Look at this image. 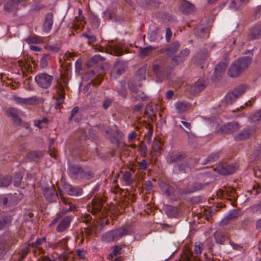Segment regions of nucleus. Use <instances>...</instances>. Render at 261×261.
Masks as SVG:
<instances>
[{"label": "nucleus", "mask_w": 261, "mask_h": 261, "mask_svg": "<svg viewBox=\"0 0 261 261\" xmlns=\"http://www.w3.org/2000/svg\"><path fill=\"white\" fill-rule=\"evenodd\" d=\"M46 48L54 53H57L60 50L61 46L57 43L53 44H47L46 45Z\"/></svg>", "instance_id": "79ce46f5"}, {"label": "nucleus", "mask_w": 261, "mask_h": 261, "mask_svg": "<svg viewBox=\"0 0 261 261\" xmlns=\"http://www.w3.org/2000/svg\"><path fill=\"white\" fill-rule=\"evenodd\" d=\"M146 65H143L138 69L135 73V79L138 81L145 79Z\"/></svg>", "instance_id": "bb28decb"}, {"label": "nucleus", "mask_w": 261, "mask_h": 261, "mask_svg": "<svg viewBox=\"0 0 261 261\" xmlns=\"http://www.w3.org/2000/svg\"><path fill=\"white\" fill-rule=\"evenodd\" d=\"M115 127H116L115 134L114 136H111L110 140L112 143H117L118 144L124 135L116 125H115Z\"/></svg>", "instance_id": "7c9ffc66"}, {"label": "nucleus", "mask_w": 261, "mask_h": 261, "mask_svg": "<svg viewBox=\"0 0 261 261\" xmlns=\"http://www.w3.org/2000/svg\"><path fill=\"white\" fill-rule=\"evenodd\" d=\"M207 185L208 183L201 184L200 182H195L192 185H189L185 188H180L179 190V192L180 194H190L202 190Z\"/></svg>", "instance_id": "9d476101"}, {"label": "nucleus", "mask_w": 261, "mask_h": 261, "mask_svg": "<svg viewBox=\"0 0 261 261\" xmlns=\"http://www.w3.org/2000/svg\"><path fill=\"white\" fill-rule=\"evenodd\" d=\"M248 2V0H231L229 7L236 10L246 5Z\"/></svg>", "instance_id": "cd10ccee"}, {"label": "nucleus", "mask_w": 261, "mask_h": 261, "mask_svg": "<svg viewBox=\"0 0 261 261\" xmlns=\"http://www.w3.org/2000/svg\"><path fill=\"white\" fill-rule=\"evenodd\" d=\"M83 190L80 188L73 187L70 192H68V195L71 196H79L82 194Z\"/></svg>", "instance_id": "603ef678"}, {"label": "nucleus", "mask_w": 261, "mask_h": 261, "mask_svg": "<svg viewBox=\"0 0 261 261\" xmlns=\"http://www.w3.org/2000/svg\"><path fill=\"white\" fill-rule=\"evenodd\" d=\"M202 244L200 242H196L194 245V252L196 254H200L202 250Z\"/></svg>", "instance_id": "4d7b16f0"}, {"label": "nucleus", "mask_w": 261, "mask_h": 261, "mask_svg": "<svg viewBox=\"0 0 261 261\" xmlns=\"http://www.w3.org/2000/svg\"><path fill=\"white\" fill-rule=\"evenodd\" d=\"M140 152L142 155L145 156L147 151V147L146 145L142 143L140 145Z\"/></svg>", "instance_id": "0e129e2a"}, {"label": "nucleus", "mask_w": 261, "mask_h": 261, "mask_svg": "<svg viewBox=\"0 0 261 261\" xmlns=\"http://www.w3.org/2000/svg\"><path fill=\"white\" fill-rule=\"evenodd\" d=\"M179 9L184 14H190L194 11L195 6L187 1H183L179 5Z\"/></svg>", "instance_id": "f8f14e48"}, {"label": "nucleus", "mask_w": 261, "mask_h": 261, "mask_svg": "<svg viewBox=\"0 0 261 261\" xmlns=\"http://www.w3.org/2000/svg\"><path fill=\"white\" fill-rule=\"evenodd\" d=\"M112 51L113 53V55L117 56H120L123 55V49L118 45L113 46Z\"/></svg>", "instance_id": "8fccbe9b"}, {"label": "nucleus", "mask_w": 261, "mask_h": 261, "mask_svg": "<svg viewBox=\"0 0 261 261\" xmlns=\"http://www.w3.org/2000/svg\"><path fill=\"white\" fill-rule=\"evenodd\" d=\"M13 99L17 104L27 105V98H21L19 96H14L13 97Z\"/></svg>", "instance_id": "6e6d98bb"}, {"label": "nucleus", "mask_w": 261, "mask_h": 261, "mask_svg": "<svg viewBox=\"0 0 261 261\" xmlns=\"http://www.w3.org/2000/svg\"><path fill=\"white\" fill-rule=\"evenodd\" d=\"M82 219V221L86 224L91 225L93 222H91L92 217L89 214H85Z\"/></svg>", "instance_id": "13d9d810"}, {"label": "nucleus", "mask_w": 261, "mask_h": 261, "mask_svg": "<svg viewBox=\"0 0 261 261\" xmlns=\"http://www.w3.org/2000/svg\"><path fill=\"white\" fill-rule=\"evenodd\" d=\"M95 227V224L93 223L91 225H89L87 227L85 228V233L87 237H89L93 232V229Z\"/></svg>", "instance_id": "5fc2aeb1"}, {"label": "nucleus", "mask_w": 261, "mask_h": 261, "mask_svg": "<svg viewBox=\"0 0 261 261\" xmlns=\"http://www.w3.org/2000/svg\"><path fill=\"white\" fill-rule=\"evenodd\" d=\"M191 104L184 101H178L175 104V108L178 114H182L191 108Z\"/></svg>", "instance_id": "f3484780"}, {"label": "nucleus", "mask_w": 261, "mask_h": 261, "mask_svg": "<svg viewBox=\"0 0 261 261\" xmlns=\"http://www.w3.org/2000/svg\"><path fill=\"white\" fill-rule=\"evenodd\" d=\"M205 87V85L203 82L198 80L191 87L190 92L192 94H196L203 90Z\"/></svg>", "instance_id": "aec40b11"}, {"label": "nucleus", "mask_w": 261, "mask_h": 261, "mask_svg": "<svg viewBox=\"0 0 261 261\" xmlns=\"http://www.w3.org/2000/svg\"><path fill=\"white\" fill-rule=\"evenodd\" d=\"M73 219L72 216H68L65 217L57 226L56 230L58 232L64 231L69 225Z\"/></svg>", "instance_id": "a211bd4d"}, {"label": "nucleus", "mask_w": 261, "mask_h": 261, "mask_svg": "<svg viewBox=\"0 0 261 261\" xmlns=\"http://www.w3.org/2000/svg\"><path fill=\"white\" fill-rule=\"evenodd\" d=\"M72 210V206L71 205H70L69 207L67 210H63L61 212V213L60 215H59L58 216H57L51 223L50 225H54L55 223H56L62 217V215L66 213L69 212L71 211Z\"/></svg>", "instance_id": "3c124183"}, {"label": "nucleus", "mask_w": 261, "mask_h": 261, "mask_svg": "<svg viewBox=\"0 0 261 261\" xmlns=\"http://www.w3.org/2000/svg\"><path fill=\"white\" fill-rule=\"evenodd\" d=\"M113 131V130L111 128H109V127H106L104 130H103V133H104V135L105 136L110 139L111 138V137L112 136V132Z\"/></svg>", "instance_id": "69168bd1"}, {"label": "nucleus", "mask_w": 261, "mask_h": 261, "mask_svg": "<svg viewBox=\"0 0 261 261\" xmlns=\"http://www.w3.org/2000/svg\"><path fill=\"white\" fill-rule=\"evenodd\" d=\"M105 60V58L99 55L94 56L89 61L87 64L90 66H92L95 64L98 63L100 61H103Z\"/></svg>", "instance_id": "e433bc0d"}, {"label": "nucleus", "mask_w": 261, "mask_h": 261, "mask_svg": "<svg viewBox=\"0 0 261 261\" xmlns=\"http://www.w3.org/2000/svg\"><path fill=\"white\" fill-rule=\"evenodd\" d=\"M180 43L178 41L172 42L168 47L162 49L161 52L165 53L168 57H171L173 55L180 47Z\"/></svg>", "instance_id": "2eb2a0df"}, {"label": "nucleus", "mask_w": 261, "mask_h": 261, "mask_svg": "<svg viewBox=\"0 0 261 261\" xmlns=\"http://www.w3.org/2000/svg\"><path fill=\"white\" fill-rule=\"evenodd\" d=\"M174 212L175 209L173 206L170 205H168L166 206V212L168 216H172Z\"/></svg>", "instance_id": "338daca9"}, {"label": "nucleus", "mask_w": 261, "mask_h": 261, "mask_svg": "<svg viewBox=\"0 0 261 261\" xmlns=\"http://www.w3.org/2000/svg\"><path fill=\"white\" fill-rule=\"evenodd\" d=\"M240 127L239 123L237 122H231L223 125L221 127L222 132L225 134H231L236 132Z\"/></svg>", "instance_id": "ddd939ff"}, {"label": "nucleus", "mask_w": 261, "mask_h": 261, "mask_svg": "<svg viewBox=\"0 0 261 261\" xmlns=\"http://www.w3.org/2000/svg\"><path fill=\"white\" fill-rule=\"evenodd\" d=\"M237 167L234 165H225L215 169L222 175H229L233 173L237 170Z\"/></svg>", "instance_id": "9b49d317"}, {"label": "nucleus", "mask_w": 261, "mask_h": 261, "mask_svg": "<svg viewBox=\"0 0 261 261\" xmlns=\"http://www.w3.org/2000/svg\"><path fill=\"white\" fill-rule=\"evenodd\" d=\"M92 207L91 210V213L93 215H95L99 212L102 207V204L100 202L96 203L95 202H92Z\"/></svg>", "instance_id": "a19ab883"}, {"label": "nucleus", "mask_w": 261, "mask_h": 261, "mask_svg": "<svg viewBox=\"0 0 261 261\" xmlns=\"http://www.w3.org/2000/svg\"><path fill=\"white\" fill-rule=\"evenodd\" d=\"M112 101L110 98H106L103 103L102 107L104 109H107L112 104Z\"/></svg>", "instance_id": "774afa93"}, {"label": "nucleus", "mask_w": 261, "mask_h": 261, "mask_svg": "<svg viewBox=\"0 0 261 261\" xmlns=\"http://www.w3.org/2000/svg\"><path fill=\"white\" fill-rule=\"evenodd\" d=\"M233 91L228 93L225 96V101L228 104H231L233 102L235 101L238 97L236 96Z\"/></svg>", "instance_id": "37998d69"}, {"label": "nucleus", "mask_w": 261, "mask_h": 261, "mask_svg": "<svg viewBox=\"0 0 261 261\" xmlns=\"http://www.w3.org/2000/svg\"><path fill=\"white\" fill-rule=\"evenodd\" d=\"M54 77L46 73H39L35 77V81L40 87L43 89L48 88L52 83Z\"/></svg>", "instance_id": "423d86ee"}, {"label": "nucleus", "mask_w": 261, "mask_h": 261, "mask_svg": "<svg viewBox=\"0 0 261 261\" xmlns=\"http://www.w3.org/2000/svg\"><path fill=\"white\" fill-rule=\"evenodd\" d=\"M125 245H115L113 246V250L112 253L110 254L109 255L113 257L114 256H116L121 254V250L123 247H125Z\"/></svg>", "instance_id": "a18cd8bd"}, {"label": "nucleus", "mask_w": 261, "mask_h": 261, "mask_svg": "<svg viewBox=\"0 0 261 261\" xmlns=\"http://www.w3.org/2000/svg\"><path fill=\"white\" fill-rule=\"evenodd\" d=\"M131 99L132 100L134 101H136L138 100L144 101L148 99V97L143 92L139 91L136 96L132 95Z\"/></svg>", "instance_id": "c9c22d12"}, {"label": "nucleus", "mask_w": 261, "mask_h": 261, "mask_svg": "<svg viewBox=\"0 0 261 261\" xmlns=\"http://www.w3.org/2000/svg\"><path fill=\"white\" fill-rule=\"evenodd\" d=\"M41 101V99L36 96L27 98V105H36L40 103Z\"/></svg>", "instance_id": "58836bf2"}, {"label": "nucleus", "mask_w": 261, "mask_h": 261, "mask_svg": "<svg viewBox=\"0 0 261 261\" xmlns=\"http://www.w3.org/2000/svg\"><path fill=\"white\" fill-rule=\"evenodd\" d=\"M54 15L52 13H48L46 14L45 19L43 23V31L48 33L52 29L53 24Z\"/></svg>", "instance_id": "4468645a"}, {"label": "nucleus", "mask_w": 261, "mask_h": 261, "mask_svg": "<svg viewBox=\"0 0 261 261\" xmlns=\"http://www.w3.org/2000/svg\"><path fill=\"white\" fill-rule=\"evenodd\" d=\"M253 131L250 129L243 130L241 133L235 136L234 139L237 141L245 140L250 137Z\"/></svg>", "instance_id": "c756f323"}, {"label": "nucleus", "mask_w": 261, "mask_h": 261, "mask_svg": "<svg viewBox=\"0 0 261 261\" xmlns=\"http://www.w3.org/2000/svg\"><path fill=\"white\" fill-rule=\"evenodd\" d=\"M228 64V62H221L216 66L215 73L216 74V77H218L221 73L224 72L227 67Z\"/></svg>", "instance_id": "393cba45"}, {"label": "nucleus", "mask_w": 261, "mask_h": 261, "mask_svg": "<svg viewBox=\"0 0 261 261\" xmlns=\"http://www.w3.org/2000/svg\"><path fill=\"white\" fill-rule=\"evenodd\" d=\"M25 41L28 43H40L42 42V39L36 35H33L27 37Z\"/></svg>", "instance_id": "4c0bfd02"}, {"label": "nucleus", "mask_w": 261, "mask_h": 261, "mask_svg": "<svg viewBox=\"0 0 261 261\" xmlns=\"http://www.w3.org/2000/svg\"><path fill=\"white\" fill-rule=\"evenodd\" d=\"M213 236L216 242L219 244H223L226 240L228 239L225 232L221 230H217L214 234Z\"/></svg>", "instance_id": "412c9836"}, {"label": "nucleus", "mask_w": 261, "mask_h": 261, "mask_svg": "<svg viewBox=\"0 0 261 261\" xmlns=\"http://www.w3.org/2000/svg\"><path fill=\"white\" fill-rule=\"evenodd\" d=\"M127 67V64L125 62L118 59L112 69L111 72V77L116 79L118 76H119L124 72Z\"/></svg>", "instance_id": "0eeeda50"}, {"label": "nucleus", "mask_w": 261, "mask_h": 261, "mask_svg": "<svg viewBox=\"0 0 261 261\" xmlns=\"http://www.w3.org/2000/svg\"><path fill=\"white\" fill-rule=\"evenodd\" d=\"M55 88L57 91L56 95L54 96V98L56 100L55 108L56 109H61L65 98L64 87L61 82H58L55 86Z\"/></svg>", "instance_id": "39448f33"}, {"label": "nucleus", "mask_w": 261, "mask_h": 261, "mask_svg": "<svg viewBox=\"0 0 261 261\" xmlns=\"http://www.w3.org/2000/svg\"><path fill=\"white\" fill-rule=\"evenodd\" d=\"M252 62V59L249 57H243L238 59L230 66L227 74L231 77H237L245 70Z\"/></svg>", "instance_id": "f03ea898"}, {"label": "nucleus", "mask_w": 261, "mask_h": 261, "mask_svg": "<svg viewBox=\"0 0 261 261\" xmlns=\"http://www.w3.org/2000/svg\"><path fill=\"white\" fill-rule=\"evenodd\" d=\"M28 249H27V248L23 249L22 250H21L20 255V256L18 257V260L19 261H21L22 259H23L25 257V256L28 254Z\"/></svg>", "instance_id": "e2e57ef3"}, {"label": "nucleus", "mask_w": 261, "mask_h": 261, "mask_svg": "<svg viewBox=\"0 0 261 261\" xmlns=\"http://www.w3.org/2000/svg\"><path fill=\"white\" fill-rule=\"evenodd\" d=\"M153 49V48L151 46H148L140 50V56L141 58H143L147 56L150 52Z\"/></svg>", "instance_id": "ea45409f"}, {"label": "nucleus", "mask_w": 261, "mask_h": 261, "mask_svg": "<svg viewBox=\"0 0 261 261\" xmlns=\"http://www.w3.org/2000/svg\"><path fill=\"white\" fill-rule=\"evenodd\" d=\"M50 58L49 54L44 56L40 60V65L42 68L46 67L48 65V60Z\"/></svg>", "instance_id": "09e8293b"}, {"label": "nucleus", "mask_w": 261, "mask_h": 261, "mask_svg": "<svg viewBox=\"0 0 261 261\" xmlns=\"http://www.w3.org/2000/svg\"><path fill=\"white\" fill-rule=\"evenodd\" d=\"M123 179L126 185L131 186L134 183V179L132 178V174L129 171H126L123 174Z\"/></svg>", "instance_id": "473e14b6"}, {"label": "nucleus", "mask_w": 261, "mask_h": 261, "mask_svg": "<svg viewBox=\"0 0 261 261\" xmlns=\"http://www.w3.org/2000/svg\"><path fill=\"white\" fill-rule=\"evenodd\" d=\"M68 174L73 179H89L94 176V174L92 171L85 170L82 167L76 165L69 166L68 168Z\"/></svg>", "instance_id": "20e7f679"}, {"label": "nucleus", "mask_w": 261, "mask_h": 261, "mask_svg": "<svg viewBox=\"0 0 261 261\" xmlns=\"http://www.w3.org/2000/svg\"><path fill=\"white\" fill-rule=\"evenodd\" d=\"M43 152L42 151L34 150L28 153L27 158L30 161H37L43 156Z\"/></svg>", "instance_id": "5701e85b"}, {"label": "nucleus", "mask_w": 261, "mask_h": 261, "mask_svg": "<svg viewBox=\"0 0 261 261\" xmlns=\"http://www.w3.org/2000/svg\"><path fill=\"white\" fill-rule=\"evenodd\" d=\"M239 213L238 211L236 210H233L231 211H230L228 214V215L225 217V218L221 221V224L223 225H225L230 221L235 219L236 218H237L239 217Z\"/></svg>", "instance_id": "4be33fe9"}, {"label": "nucleus", "mask_w": 261, "mask_h": 261, "mask_svg": "<svg viewBox=\"0 0 261 261\" xmlns=\"http://www.w3.org/2000/svg\"><path fill=\"white\" fill-rule=\"evenodd\" d=\"M45 238H41L39 239H37L36 241L32 243L31 246L34 248H36L37 249L41 250V248L39 247V246L44 242H45Z\"/></svg>", "instance_id": "864d4df0"}, {"label": "nucleus", "mask_w": 261, "mask_h": 261, "mask_svg": "<svg viewBox=\"0 0 261 261\" xmlns=\"http://www.w3.org/2000/svg\"><path fill=\"white\" fill-rule=\"evenodd\" d=\"M11 182V177L9 175L0 176V187H7Z\"/></svg>", "instance_id": "72a5a7b5"}, {"label": "nucleus", "mask_w": 261, "mask_h": 261, "mask_svg": "<svg viewBox=\"0 0 261 261\" xmlns=\"http://www.w3.org/2000/svg\"><path fill=\"white\" fill-rule=\"evenodd\" d=\"M165 64L163 61L157 60L153 64V71L156 74L163 71Z\"/></svg>", "instance_id": "a878e982"}, {"label": "nucleus", "mask_w": 261, "mask_h": 261, "mask_svg": "<svg viewBox=\"0 0 261 261\" xmlns=\"http://www.w3.org/2000/svg\"><path fill=\"white\" fill-rule=\"evenodd\" d=\"M83 36L88 39V43L90 44L92 43L95 42L96 41L95 36L92 35H89L86 33L83 34Z\"/></svg>", "instance_id": "bf43d9fd"}, {"label": "nucleus", "mask_w": 261, "mask_h": 261, "mask_svg": "<svg viewBox=\"0 0 261 261\" xmlns=\"http://www.w3.org/2000/svg\"><path fill=\"white\" fill-rule=\"evenodd\" d=\"M261 37V25H255L251 28L248 35L249 40H254Z\"/></svg>", "instance_id": "6ab92c4d"}, {"label": "nucleus", "mask_w": 261, "mask_h": 261, "mask_svg": "<svg viewBox=\"0 0 261 261\" xmlns=\"http://www.w3.org/2000/svg\"><path fill=\"white\" fill-rule=\"evenodd\" d=\"M132 231L130 225H125L107 231L101 236V240L106 242L117 241L123 237L130 234Z\"/></svg>", "instance_id": "7ed1b4c3"}, {"label": "nucleus", "mask_w": 261, "mask_h": 261, "mask_svg": "<svg viewBox=\"0 0 261 261\" xmlns=\"http://www.w3.org/2000/svg\"><path fill=\"white\" fill-rule=\"evenodd\" d=\"M77 256L80 259H84L86 254V251L84 249H79L76 251Z\"/></svg>", "instance_id": "680f3d73"}, {"label": "nucleus", "mask_w": 261, "mask_h": 261, "mask_svg": "<svg viewBox=\"0 0 261 261\" xmlns=\"http://www.w3.org/2000/svg\"><path fill=\"white\" fill-rule=\"evenodd\" d=\"M190 51L188 48L181 50L180 53L173 57L171 60V64L172 66H176L183 63L188 57Z\"/></svg>", "instance_id": "1a4fd4ad"}, {"label": "nucleus", "mask_w": 261, "mask_h": 261, "mask_svg": "<svg viewBox=\"0 0 261 261\" xmlns=\"http://www.w3.org/2000/svg\"><path fill=\"white\" fill-rule=\"evenodd\" d=\"M195 35L200 38L208 37V29L206 27H198L195 31Z\"/></svg>", "instance_id": "c85d7f7f"}, {"label": "nucleus", "mask_w": 261, "mask_h": 261, "mask_svg": "<svg viewBox=\"0 0 261 261\" xmlns=\"http://www.w3.org/2000/svg\"><path fill=\"white\" fill-rule=\"evenodd\" d=\"M191 158H187L186 153L183 151H178L172 153L167 158V162L169 164H176V167L185 173L190 171L191 168Z\"/></svg>", "instance_id": "f257e3e1"}, {"label": "nucleus", "mask_w": 261, "mask_h": 261, "mask_svg": "<svg viewBox=\"0 0 261 261\" xmlns=\"http://www.w3.org/2000/svg\"><path fill=\"white\" fill-rule=\"evenodd\" d=\"M236 191L231 187H224L223 189H219L217 192V195L220 198H227L228 200H232L231 198H235Z\"/></svg>", "instance_id": "6e6552de"}, {"label": "nucleus", "mask_w": 261, "mask_h": 261, "mask_svg": "<svg viewBox=\"0 0 261 261\" xmlns=\"http://www.w3.org/2000/svg\"><path fill=\"white\" fill-rule=\"evenodd\" d=\"M43 193L46 199L48 201L53 202L56 200L57 194L56 193L54 188H45L43 189Z\"/></svg>", "instance_id": "dca6fc26"}, {"label": "nucleus", "mask_w": 261, "mask_h": 261, "mask_svg": "<svg viewBox=\"0 0 261 261\" xmlns=\"http://www.w3.org/2000/svg\"><path fill=\"white\" fill-rule=\"evenodd\" d=\"M247 89V86L243 85L237 87L233 91L236 96L238 98L240 96L243 94Z\"/></svg>", "instance_id": "c03bdc74"}, {"label": "nucleus", "mask_w": 261, "mask_h": 261, "mask_svg": "<svg viewBox=\"0 0 261 261\" xmlns=\"http://www.w3.org/2000/svg\"><path fill=\"white\" fill-rule=\"evenodd\" d=\"M121 89L118 90V92L120 95H121L123 97H125L126 96L127 91L126 89L124 86L123 84H120Z\"/></svg>", "instance_id": "052dcab7"}, {"label": "nucleus", "mask_w": 261, "mask_h": 261, "mask_svg": "<svg viewBox=\"0 0 261 261\" xmlns=\"http://www.w3.org/2000/svg\"><path fill=\"white\" fill-rule=\"evenodd\" d=\"M220 156V152H216L211 153L207 157L204 164L212 163L218 159Z\"/></svg>", "instance_id": "49530a36"}, {"label": "nucleus", "mask_w": 261, "mask_h": 261, "mask_svg": "<svg viewBox=\"0 0 261 261\" xmlns=\"http://www.w3.org/2000/svg\"><path fill=\"white\" fill-rule=\"evenodd\" d=\"M7 115L11 117L14 122L16 124H19L20 123V119L18 117V111L15 108H10L7 111Z\"/></svg>", "instance_id": "b1692460"}, {"label": "nucleus", "mask_w": 261, "mask_h": 261, "mask_svg": "<svg viewBox=\"0 0 261 261\" xmlns=\"http://www.w3.org/2000/svg\"><path fill=\"white\" fill-rule=\"evenodd\" d=\"M11 223V218L9 216H4L0 218V230L5 229Z\"/></svg>", "instance_id": "2f4dec72"}, {"label": "nucleus", "mask_w": 261, "mask_h": 261, "mask_svg": "<svg viewBox=\"0 0 261 261\" xmlns=\"http://www.w3.org/2000/svg\"><path fill=\"white\" fill-rule=\"evenodd\" d=\"M22 178V174L21 172H17L16 173L14 176V185L15 187H18L20 185Z\"/></svg>", "instance_id": "de8ad7c7"}, {"label": "nucleus", "mask_w": 261, "mask_h": 261, "mask_svg": "<svg viewBox=\"0 0 261 261\" xmlns=\"http://www.w3.org/2000/svg\"><path fill=\"white\" fill-rule=\"evenodd\" d=\"M161 189L163 193L168 196L170 195L174 192V188L166 184H163L161 186Z\"/></svg>", "instance_id": "f704fd0d"}]
</instances>
